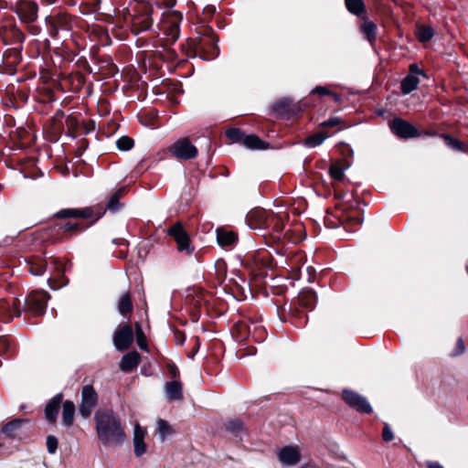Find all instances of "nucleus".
Wrapping results in <instances>:
<instances>
[{
    "label": "nucleus",
    "instance_id": "nucleus-11",
    "mask_svg": "<svg viewBox=\"0 0 468 468\" xmlns=\"http://www.w3.org/2000/svg\"><path fill=\"white\" fill-rule=\"evenodd\" d=\"M270 211L263 208H255L250 211L246 220L251 229L265 230L268 229Z\"/></svg>",
    "mask_w": 468,
    "mask_h": 468
},
{
    "label": "nucleus",
    "instance_id": "nucleus-25",
    "mask_svg": "<svg viewBox=\"0 0 468 468\" xmlns=\"http://www.w3.org/2000/svg\"><path fill=\"white\" fill-rule=\"evenodd\" d=\"M415 36L419 42L426 43L434 36V29L428 25H418L415 30Z\"/></svg>",
    "mask_w": 468,
    "mask_h": 468
},
{
    "label": "nucleus",
    "instance_id": "nucleus-19",
    "mask_svg": "<svg viewBox=\"0 0 468 468\" xmlns=\"http://www.w3.org/2000/svg\"><path fill=\"white\" fill-rule=\"evenodd\" d=\"M140 363V355L136 351L124 355L120 362V368L123 372H131Z\"/></svg>",
    "mask_w": 468,
    "mask_h": 468
},
{
    "label": "nucleus",
    "instance_id": "nucleus-15",
    "mask_svg": "<svg viewBox=\"0 0 468 468\" xmlns=\"http://www.w3.org/2000/svg\"><path fill=\"white\" fill-rule=\"evenodd\" d=\"M17 12L21 20L31 23L37 17V5L31 1H24L18 5Z\"/></svg>",
    "mask_w": 468,
    "mask_h": 468
},
{
    "label": "nucleus",
    "instance_id": "nucleus-10",
    "mask_svg": "<svg viewBox=\"0 0 468 468\" xmlns=\"http://www.w3.org/2000/svg\"><path fill=\"white\" fill-rule=\"evenodd\" d=\"M168 233L173 237L177 244V250L186 254H191L194 248L190 244V239L180 224H176L170 228Z\"/></svg>",
    "mask_w": 468,
    "mask_h": 468
},
{
    "label": "nucleus",
    "instance_id": "nucleus-8",
    "mask_svg": "<svg viewBox=\"0 0 468 468\" xmlns=\"http://www.w3.org/2000/svg\"><path fill=\"white\" fill-rule=\"evenodd\" d=\"M277 458L283 466H294L301 461V451L297 445H287L277 450Z\"/></svg>",
    "mask_w": 468,
    "mask_h": 468
},
{
    "label": "nucleus",
    "instance_id": "nucleus-43",
    "mask_svg": "<svg viewBox=\"0 0 468 468\" xmlns=\"http://www.w3.org/2000/svg\"><path fill=\"white\" fill-rule=\"evenodd\" d=\"M226 136L231 140L232 142H238L241 139H243V133L240 132L239 129L232 128L226 132Z\"/></svg>",
    "mask_w": 468,
    "mask_h": 468
},
{
    "label": "nucleus",
    "instance_id": "nucleus-57",
    "mask_svg": "<svg viewBox=\"0 0 468 468\" xmlns=\"http://www.w3.org/2000/svg\"><path fill=\"white\" fill-rule=\"evenodd\" d=\"M410 133H411V138H412V137H417V136H419L418 129H417V128H415V127H414V126H412V125H411Z\"/></svg>",
    "mask_w": 468,
    "mask_h": 468
},
{
    "label": "nucleus",
    "instance_id": "nucleus-18",
    "mask_svg": "<svg viewBox=\"0 0 468 468\" xmlns=\"http://www.w3.org/2000/svg\"><path fill=\"white\" fill-rule=\"evenodd\" d=\"M165 393L166 398L172 401H179L183 399V388L179 381H168L165 385Z\"/></svg>",
    "mask_w": 468,
    "mask_h": 468
},
{
    "label": "nucleus",
    "instance_id": "nucleus-37",
    "mask_svg": "<svg viewBox=\"0 0 468 468\" xmlns=\"http://www.w3.org/2000/svg\"><path fill=\"white\" fill-rule=\"evenodd\" d=\"M225 426L226 430L235 436H239L244 431L243 423L239 420H231Z\"/></svg>",
    "mask_w": 468,
    "mask_h": 468
},
{
    "label": "nucleus",
    "instance_id": "nucleus-17",
    "mask_svg": "<svg viewBox=\"0 0 468 468\" xmlns=\"http://www.w3.org/2000/svg\"><path fill=\"white\" fill-rule=\"evenodd\" d=\"M145 434V430L143 429L139 424L134 426L133 441L134 446V454L137 457L142 456L146 452V445L144 443Z\"/></svg>",
    "mask_w": 468,
    "mask_h": 468
},
{
    "label": "nucleus",
    "instance_id": "nucleus-58",
    "mask_svg": "<svg viewBox=\"0 0 468 468\" xmlns=\"http://www.w3.org/2000/svg\"><path fill=\"white\" fill-rule=\"evenodd\" d=\"M352 221H355L356 224L361 223V219L359 218H352Z\"/></svg>",
    "mask_w": 468,
    "mask_h": 468
},
{
    "label": "nucleus",
    "instance_id": "nucleus-49",
    "mask_svg": "<svg viewBox=\"0 0 468 468\" xmlns=\"http://www.w3.org/2000/svg\"><path fill=\"white\" fill-rule=\"evenodd\" d=\"M341 123V119L338 117H332L321 123L322 126L324 127H331V126H336Z\"/></svg>",
    "mask_w": 468,
    "mask_h": 468
},
{
    "label": "nucleus",
    "instance_id": "nucleus-34",
    "mask_svg": "<svg viewBox=\"0 0 468 468\" xmlns=\"http://www.w3.org/2000/svg\"><path fill=\"white\" fill-rule=\"evenodd\" d=\"M133 25L139 27V30H147L152 27V18L148 12L142 16H138L133 20Z\"/></svg>",
    "mask_w": 468,
    "mask_h": 468
},
{
    "label": "nucleus",
    "instance_id": "nucleus-40",
    "mask_svg": "<svg viewBox=\"0 0 468 468\" xmlns=\"http://www.w3.org/2000/svg\"><path fill=\"white\" fill-rule=\"evenodd\" d=\"M291 100L290 99H282L276 102L274 105V111L281 114H286L290 112Z\"/></svg>",
    "mask_w": 468,
    "mask_h": 468
},
{
    "label": "nucleus",
    "instance_id": "nucleus-31",
    "mask_svg": "<svg viewBox=\"0 0 468 468\" xmlns=\"http://www.w3.org/2000/svg\"><path fill=\"white\" fill-rule=\"evenodd\" d=\"M421 79H427V75L417 64H411V91L418 88Z\"/></svg>",
    "mask_w": 468,
    "mask_h": 468
},
{
    "label": "nucleus",
    "instance_id": "nucleus-13",
    "mask_svg": "<svg viewBox=\"0 0 468 468\" xmlns=\"http://www.w3.org/2000/svg\"><path fill=\"white\" fill-rule=\"evenodd\" d=\"M24 34L16 27H4L0 29V39L5 46H21L24 41Z\"/></svg>",
    "mask_w": 468,
    "mask_h": 468
},
{
    "label": "nucleus",
    "instance_id": "nucleus-47",
    "mask_svg": "<svg viewBox=\"0 0 468 468\" xmlns=\"http://www.w3.org/2000/svg\"><path fill=\"white\" fill-rule=\"evenodd\" d=\"M311 94H318L320 96L330 95L331 90L324 86H316L311 90Z\"/></svg>",
    "mask_w": 468,
    "mask_h": 468
},
{
    "label": "nucleus",
    "instance_id": "nucleus-54",
    "mask_svg": "<svg viewBox=\"0 0 468 468\" xmlns=\"http://www.w3.org/2000/svg\"><path fill=\"white\" fill-rule=\"evenodd\" d=\"M175 336L177 344L182 345L185 342V335H183V333L176 331L175 333Z\"/></svg>",
    "mask_w": 468,
    "mask_h": 468
},
{
    "label": "nucleus",
    "instance_id": "nucleus-26",
    "mask_svg": "<svg viewBox=\"0 0 468 468\" xmlns=\"http://www.w3.org/2000/svg\"><path fill=\"white\" fill-rule=\"evenodd\" d=\"M125 192L126 188L124 186H122L118 190H116L109 198L106 209L112 212L118 211L122 207L120 199L125 194Z\"/></svg>",
    "mask_w": 468,
    "mask_h": 468
},
{
    "label": "nucleus",
    "instance_id": "nucleus-9",
    "mask_svg": "<svg viewBox=\"0 0 468 468\" xmlns=\"http://www.w3.org/2000/svg\"><path fill=\"white\" fill-rule=\"evenodd\" d=\"M21 301L19 299L0 300V321L10 322L14 317L21 314Z\"/></svg>",
    "mask_w": 468,
    "mask_h": 468
},
{
    "label": "nucleus",
    "instance_id": "nucleus-52",
    "mask_svg": "<svg viewBox=\"0 0 468 468\" xmlns=\"http://www.w3.org/2000/svg\"><path fill=\"white\" fill-rule=\"evenodd\" d=\"M9 340L5 336H0V352L7 351L9 348Z\"/></svg>",
    "mask_w": 468,
    "mask_h": 468
},
{
    "label": "nucleus",
    "instance_id": "nucleus-12",
    "mask_svg": "<svg viewBox=\"0 0 468 468\" xmlns=\"http://www.w3.org/2000/svg\"><path fill=\"white\" fill-rule=\"evenodd\" d=\"M113 345L119 351L129 348L133 342V333L130 325H124L117 329L113 334Z\"/></svg>",
    "mask_w": 468,
    "mask_h": 468
},
{
    "label": "nucleus",
    "instance_id": "nucleus-51",
    "mask_svg": "<svg viewBox=\"0 0 468 468\" xmlns=\"http://www.w3.org/2000/svg\"><path fill=\"white\" fill-rule=\"evenodd\" d=\"M167 369H168V372L169 374L174 378H176L179 377V369L178 367L173 364V363H170L167 365Z\"/></svg>",
    "mask_w": 468,
    "mask_h": 468
},
{
    "label": "nucleus",
    "instance_id": "nucleus-53",
    "mask_svg": "<svg viewBox=\"0 0 468 468\" xmlns=\"http://www.w3.org/2000/svg\"><path fill=\"white\" fill-rule=\"evenodd\" d=\"M137 344H138V346L142 349V350H147V345H146V342L144 340V336L142 335H138L137 336Z\"/></svg>",
    "mask_w": 468,
    "mask_h": 468
},
{
    "label": "nucleus",
    "instance_id": "nucleus-48",
    "mask_svg": "<svg viewBox=\"0 0 468 468\" xmlns=\"http://www.w3.org/2000/svg\"><path fill=\"white\" fill-rule=\"evenodd\" d=\"M465 350L464 343L462 338H458L456 341V347L452 354V356H460L462 355Z\"/></svg>",
    "mask_w": 468,
    "mask_h": 468
},
{
    "label": "nucleus",
    "instance_id": "nucleus-50",
    "mask_svg": "<svg viewBox=\"0 0 468 468\" xmlns=\"http://www.w3.org/2000/svg\"><path fill=\"white\" fill-rule=\"evenodd\" d=\"M401 90L404 94L410 93V74L404 77L401 81Z\"/></svg>",
    "mask_w": 468,
    "mask_h": 468
},
{
    "label": "nucleus",
    "instance_id": "nucleus-32",
    "mask_svg": "<svg viewBox=\"0 0 468 468\" xmlns=\"http://www.w3.org/2000/svg\"><path fill=\"white\" fill-rule=\"evenodd\" d=\"M361 32L364 35V37L369 41L372 42L376 38V31H377V26L375 23L371 21H365L361 27Z\"/></svg>",
    "mask_w": 468,
    "mask_h": 468
},
{
    "label": "nucleus",
    "instance_id": "nucleus-29",
    "mask_svg": "<svg viewBox=\"0 0 468 468\" xmlns=\"http://www.w3.org/2000/svg\"><path fill=\"white\" fill-rule=\"evenodd\" d=\"M28 265H29L28 271L32 275L40 276V275L44 274V272L47 269L48 263H46L41 259H37V260L28 261Z\"/></svg>",
    "mask_w": 468,
    "mask_h": 468
},
{
    "label": "nucleus",
    "instance_id": "nucleus-30",
    "mask_svg": "<svg viewBox=\"0 0 468 468\" xmlns=\"http://www.w3.org/2000/svg\"><path fill=\"white\" fill-rule=\"evenodd\" d=\"M347 10L356 15L361 16L365 12V4L363 0H345Z\"/></svg>",
    "mask_w": 468,
    "mask_h": 468
},
{
    "label": "nucleus",
    "instance_id": "nucleus-55",
    "mask_svg": "<svg viewBox=\"0 0 468 468\" xmlns=\"http://www.w3.org/2000/svg\"><path fill=\"white\" fill-rule=\"evenodd\" d=\"M426 465L428 468H444L441 463L438 462H427Z\"/></svg>",
    "mask_w": 468,
    "mask_h": 468
},
{
    "label": "nucleus",
    "instance_id": "nucleus-6",
    "mask_svg": "<svg viewBox=\"0 0 468 468\" xmlns=\"http://www.w3.org/2000/svg\"><path fill=\"white\" fill-rule=\"evenodd\" d=\"M98 404V394L91 385H85L81 390V401L80 414L83 419H88L95 406Z\"/></svg>",
    "mask_w": 468,
    "mask_h": 468
},
{
    "label": "nucleus",
    "instance_id": "nucleus-56",
    "mask_svg": "<svg viewBox=\"0 0 468 468\" xmlns=\"http://www.w3.org/2000/svg\"><path fill=\"white\" fill-rule=\"evenodd\" d=\"M330 96L333 97L335 101H336V102H340L341 101V96L339 94L331 91Z\"/></svg>",
    "mask_w": 468,
    "mask_h": 468
},
{
    "label": "nucleus",
    "instance_id": "nucleus-22",
    "mask_svg": "<svg viewBox=\"0 0 468 468\" xmlns=\"http://www.w3.org/2000/svg\"><path fill=\"white\" fill-rule=\"evenodd\" d=\"M76 408L72 401L66 400L62 404V423L66 427H70L73 424Z\"/></svg>",
    "mask_w": 468,
    "mask_h": 468
},
{
    "label": "nucleus",
    "instance_id": "nucleus-1",
    "mask_svg": "<svg viewBox=\"0 0 468 468\" xmlns=\"http://www.w3.org/2000/svg\"><path fill=\"white\" fill-rule=\"evenodd\" d=\"M94 422L97 437L104 447H120L127 440L122 419L112 410H97Z\"/></svg>",
    "mask_w": 468,
    "mask_h": 468
},
{
    "label": "nucleus",
    "instance_id": "nucleus-36",
    "mask_svg": "<svg viewBox=\"0 0 468 468\" xmlns=\"http://www.w3.org/2000/svg\"><path fill=\"white\" fill-rule=\"evenodd\" d=\"M329 175L335 182H342L345 178L344 169L338 163H335L330 165Z\"/></svg>",
    "mask_w": 468,
    "mask_h": 468
},
{
    "label": "nucleus",
    "instance_id": "nucleus-33",
    "mask_svg": "<svg viewBox=\"0 0 468 468\" xmlns=\"http://www.w3.org/2000/svg\"><path fill=\"white\" fill-rule=\"evenodd\" d=\"M156 429L162 441L165 440L173 433V429L168 421L162 419L156 420Z\"/></svg>",
    "mask_w": 468,
    "mask_h": 468
},
{
    "label": "nucleus",
    "instance_id": "nucleus-44",
    "mask_svg": "<svg viewBox=\"0 0 468 468\" xmlns=\"http://www.w3.org/2000/svg\"><path fill=\"white\" fill-rule=\"evenodd\" d=\"M215 12H216V7L214 5L205 6L203 9V12H202L204 17L200 18V22L207 23V21L212 17V16L215 14Z\"/></svg>",
    "mask_w": 468,
    "mask_h": 468
},
{
    "label": "nucleus",
    "instance_id": "nucleus-7",
    "mask_svg": "<svg viewBox=\"0 0 468 468\" xmlns=\"http://www.w3.org/2000/svg\"><path fill=\"white\" fill-rule=\"evenodd\" d=\"M343 399L350 408L358 412L370 413L372 411V407L367 399L355 391L343 390Z\"/></svg>",
    "mask_w": 468,
    "mask_h": 468
},
{
    "label": "nucleus",
    "instance_id": "nucleus-5",
    "mask_svg": "<svg viewBox=\"0 0 468 468\" xmlns=\"http://www.w3.org/2000/svg\"><path fill=\"white\" fill-rule=\"evenodd\" d=\"M103 213L101 208L95 209L93 207L63 208L58 211L56 216L59 218H81L95 222L102 217Z\"/></svg>",
    "mask_w": 468,
    "mask_h": 468
},
{
    "label": "nucleus",
    "instance_id": "nucleus-45",
    "mask_svg": "<svg viewBox=\"0 0 468 468\" xmlns=\"http://www.w3.org/2000/svg\"><path fill=\"white\" fill-rule=\"evenodd\" d=\"M64 232H78L80 230V227L78 223L67 222L59 227Z\"/></svg>",
    "mask_w": 468,
    "mask_h": 468
},
{
    "label": "nucleus",
    "instance_id": "nucleus-4",
    "mask_svg": "<svg viewBox=\"0 0 468 468\" xmlns=\"http://www.w3.org/2000/svg\"><path fill=\"white\" fill-rule=\"evenodd\" d=\"M169 153L176 159L190 160L197 155V147L188 138H180L168 148Z\"/></svg>",
    "mask_w": 468,
    "mask_h": 468
},
{
    "label": "nucleus",
    "instance_id": "nucleus-24",
    "mask_svg": "<svg viewBox=\"0 0 468 468\" xmlns=\"http://www.w3.org/2000/svg\"><path fill=\"white\" fill-rule=\"evenodd\" d=\"M27 421V420L24 419H16L12 421H9L2 428V432L7 438H15L16 436L17 431L21 429L22 425Z\"/></svg>",
    "mask_w": 468,
    "mask_h": 468
},
{
    "label": "nucleus",
    "instance_id": "nucleus-39",
    "mask_svg": "<svg viewBox=\"0 0 468 468\" xmlns=\"http://www.w3.org/2000/svg\"><path fill=\"white\" fill-rule=\"evenodd\" d=\"M134 142L129 136H122L116 141V146L121 151H129L133 147Z\"/></svg>",
    "mask_w": 468,
    "mask_h": 468
},
{
    "label": "nucleus",
    "instance_id": "nucleus-23",
    "mask_svg": "<svg viewBox=\"0 0 468 468\" xmlns=\"http://www.w3.org/2000/svg\"><path fill=\"white\" fill-rule=\"evenodd\" d=\"M217 240L221 247L231 246L237 241V235L233 231L218 229Z\"/></svg>",
    "mask_w": 468,
    "mask_h": 468
},
{
    "label": "nucleus",
    "instance_id": "nucleus-16",
    "mask_svg": "<svg viewBox=\"0 0 468 468\" xmlns=\"http://www.w3.org/2000/svg\"><path fill=\"white\" fill-rule=\"evenodd\" d=\"M388 127L395 136L406 140L410 138V122L401 118L398 117L390 120L388 122Z\"/></svg>",
    "mask_w": 468,
    "mask_h": 468
},
{
    "label": "nucleus",
    "instance_id": "nucleus-28",
    "mask_svg": "<svg viewBox=\"0 0 468 468\" xmlns=\"http://www.w3.org/2000/svg\"><path fill=\"white\" fill-rule=\"evenodd\" d=\"M118 311L122 315H126L132 313L133 304L129 292H125L121 296L118 303Z\"/></svg>",
    "mask_w": 468,
    "mask_h": 468
},
{
    "label": "nucleus",
    "instance_id": "nucleus-41",
    "mask_svg": "<svg viewBox=\"0 0 468 468\" xmlns=\"http://www.w3.org/2000/svg\"><path fill=\"white\" fill-rule=\"evenodd\" d=\"M48 453L54 454L57 452L58 441L54 435H48L46 441Z\"/></svg>",
    "mask_w": 468,
    "mask_h": 468
},
{
    "label": "nucleus",
    "instance_id": "nucleus-46",
    "mask_svg": "<svg viewBox=\"0 0 468 468\" xmlns=\"http://www.w3.org/2000/svg\"><path fill=\"white\" fill-rule=\"evenodd\" d=\"M394 439V433L388 424H385L382 431V440L384 441H390Z\"/></svg>",
    "mask_w": 468,
    "mask_h": 468
},
{
    "label": "nucleus",
    "instance_id": "nucleus-42",
    "mask_svg": "<svg viewBox=\"0 0 468 468\" xmlns=\"http://www.w3.org/2000/svg\"><path fill=\"white\" fill-rule=\"evenodd\" d=\"M443 138H444L446 144L450 148H452L453 150H457V151L463 150V144L461 141L454 139L449 135H444Z\"/></svg>",
    "mask_w": 468,
    "mask_h": 468
},
{
    "label": "nucleus",
    "instance_id": "nucleus-2",
    "mask_svg": "<svg viewBox=\"0 0 468 468\" xmlns=\"http://www.w3.org/2000/svg\"><path fill=\"white\" fill-rule=\"evenodd\" d=\"M195 51L204 60H211L219 54L218 47V38L212 32H207L202 37H198L194 42Z\"/></svg>",
    "mask_w": 468,
    "mask_h": 468
},
{
    "label": "nucleus",
    "instance_id": "nucleus-35",
    "mask_svg": "<svg viewBox=\"0 0 468 468\" xmlns=\"http://www.w3.org/2000/svg\"><path fill=\"white\" fill-rule=\"evenodd\" d=\"M243 144L250 149H263L264 143L256 135H247L243 137Z\"/></svg>",
    "mask_w": 468,
    "mask_h": 468
},
{
    "label": "nucleus",
    "instance_id": "nucleus-3",
    "mask_svg": "<svg viewBox=\"0 0 468 468\" xmlns=\"http://www.w3.org/2000/svg\"><path fill=\"white\" fill-rule=\"evenodd\" d=\"M49 295L46 291H33L25 299L23 310L32 315H41L45 313Z\"/></svg>",
    "mask_w": 468,
    "mask_h": 468
},
{
    "label": "nucleus",
    "instance_id": "nucleus-20",
    "mask_svg": "<svg viewBox=\"0 0 468 468\" xmlns=\"http://www.w3.org/2000/svg\"><path fill=\"white\" fill-rule=\"evenodd\" d=\"M62 402V395L57 394L46 406L45 409V415L46 419L50 421L54 422L57 419L59 405Z\"/></svg>",
    "mask_w": 468,
    "mask_h": 468
},
{
    "label": "nucleus",
    "instance_id": "nucleus-38",
    "mask_svg": "<svg viewBox=\"0 0 468 468\" xmlns=\"http://www.w3.org/2000/svg\"><path fill=\"white\" fill-rule=\"evenodd\" d=\"M326 138V134L323 133L313 134L307 137L304 141V144L309 148H314L324 143Z\"/></svg>",
    "mask_w": 468,
    "mask_h": 468
},
{
    "label": "nucleus",
    "instance_id": "nucleus-21",
    "mask_svg": "<svg viewBox=\"0 0 468 468\" xmlns=\"http://www.w3.org/2000/svg\"><path fill=\"white\" fill-rule=\"evenodd\" d=\"M317 296L313 290L303 291L298 296V303L301 307L311 310L316 303Z\"/></svg>",
    "mask_w": 468,
    "mask_h": 468
},
{
    "label": "nucleus",
    "instance_id": "nucleus-14",
    "mask_svg": "<svg viewBox=\"0 0 468 468\" xmlns=\"http://www.w3.org/2000/svg\"><path fill=\"white\" fill-rule=\"evenodd\" d=\"M268 219V229L265 230H269L270 233L273 234V237L276 239H281L283 236L284 223L283 219L285 215L280 213H274L270 211Z\"/></svg>",
    "mask_w": 468,
    "mask_h": 468
},
{
    "label": "nucleus",
    "instance_id": "nucleus-27",
    "mask_svg": "<svg viewBox=\"0 0 468 468\" xmlns=\"http://www.w3.org/2000/svg\"><path fill=\"white\" fill-rule=\"evenodd\" d=\"M20 49L21 46L7 49L4 53L3 59L5 60L9 66H16L21 60Z\"/></svg>",
    "mask_w": 468,
    "mask_h": 468
}]
</instances>
